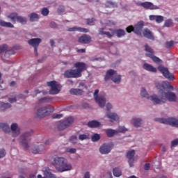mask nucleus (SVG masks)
Returning <instances> with one entry per match:
<instances>
[{
	"mask_svg": "<svg viewBox=\"0 0 178 178\" xmlns=\"http://www.w3.org/2000/svg\"><path fill=\"white\" fill-rule=\"evenodd\" d=\"M41 14L43 16H48V15H49V10L47 8H44L42 9Z\"/></svg>",
	"mask_w": 178,
	"mask_h": 178,
	"instance_id": "nucleus-45",
	"label": "nucleus"
},
{
	"mask_svg": "<svg viewBox=\"0 0 178 178\" xmlns=\"http://www.w3.org/2000/svg\"><path fill=\"white\" fill-rule=\"evenodd\" d=\"M175 42L173 41H170V42H165V47L169 49V48H172V47H173V44Z\"/></svg>",
	"mask_w": 178,
	"mask_h": 178,
	"instance_id": "nucleus-49",
	"label": "nucleus"
},
{
	"mask_svg": "<svg viewBox=\"0 0 178 178\" xmlns=\"http://www.w3.org/2000/svg\"><path fill=\"white\" fill-rule=\"evenodd\" d=\"M140 95L144 98H147V99H149V95H148V92H147V90H145V88H142L140 90Z\"/></svg>",
	"mask_w": 178,
	"mask_h": 178,
	"instance_id": "nucleus-38",
	"label": "nucleus"
},
{
	"mask_svg": "<svg viewBox=\"0 0 178 178\" xmlns=\"http://www.w3.org/2000/svg\"><path fill=\"white\" fill-rule=\"evenodd\" d=\"M155 86L156 88L159 90V92L160 95L158 96L156 95H154L151 96V99L154 105L164 104V102H166L167 99L170 101V102H176V101H177V97L175 92H165V88L173 90V86H172L170 83L168 81H164L162 85L159 83H156Z\"/></svg>",
	"mask_w": 178,
	"mask_h": 178,
	"instance_id": "nucleus-1",
	"label": "nucleus"
},
{
	"mask_svg": "<svg viewBox=\"0 0 178 178\" xmlns=\"http://www.w3.org/2000/svg\"><path fill=\"white\" fill-rule=\"evenodd\" d=\"M31 136H33V131L26 132L19 137V143L22 145L25 151H27L30 148L29 143L31 141V138H30Z\"/></svg>",
	"mask_w": 178,
	"mask_h": 178,
	"instance_id": "nucleus-3",
	"label": "nucleus"
},
{
	"mask_svg": "<svg viewBox=\"0 0 178 178\" xmlns=\"http://www.w3.org/2000/svg\"><path fill=\"white\" fill-rule=\"evenodd\" d=\"M131 123L135 127H140L141 124H143V120H141L140 118H134L131 120Z\"/></svg>",
	"mask_w": 178,
	"mask_h": 178,
	"instance_id": "nucleus-31",
	"label": "nucleus"
},
{
	"mask_svg": "<svg viewBox=\"0 0 178 178\" xmlns=\"http://www.w3.org/2000/svg\"><path fill=\"white\" fill-rule=\"evenodd\" d=\"M64 77L65 79H78L80 76V73L77 72L76 70L70 69L64 72Z\"/></svg>",
	"mask_w": 178,
	"mask_h": 178,
	"instance_id": "nucleus-11",
	"label": "nucleus"
},
{
	"mask_svg": "<svg viewBox=\"0 0 178 178\" xmlns=\"http://www.w3.org/2000/svg\"><path fill=\"white\" fill-rule=\"evenodd\" d=\"M70 140L72 144H76L77 143V136H72L70 137Z\"/></svg>",
	"mask_w": 178,
	"mask_h": 178,
	"instance_id": "nucleus-47",
	"label": "nucleus"
},
{
	"mask_svg": "<svg viewBox=\"0 0 178 178\" xmlns=\"http://www.w3.org/2000/svg\"><path fill=\"white\" fill-rule=\"evenodd\" d=\"M159 72L162 73V74L168 79V80H175V77L173 76V74L169 72V70L163 66H159L158 67Z\"/></svg>",
	"mask_w": 178,
	"mask_h": 178,
	"instance_id": "nucleus-12",
	"label": "nucleus"
},
{
	"mask_svg": "<svg viewBox=\"0 0 178 178\" xmlns=\"http://www.w3.org/2000/svg\"><path fill=\"white\" fill-rule=\"evenodd\" d=\"M50 27L51 29H56V27H58V25L55 22H51L50 23Z\"/></svg>",
	"mask_w": 178,
	"mask_h": 178,
	"instance_id": "nucleus-58",
	"label": "nucleus"
},
{
	"mask_svg": "<svg viewBox=\"0 0 178 178\" xmlns=\"http://www.w3.org/2000/svg\"><path fill=\"white\" fill-rule=\"evenodd\" d=\"M118 131L120 133H124L125 131H127V129L124 127H119Z\"/></svg>",
	"mask_w": 178,
	"mask_h": 178,
	"instance_id": "nucleus-55",
	"label": "nucleus"
},
{
	"mask_svg": "<svg viewBox=\"0 0 178 178\" xmlns=\"http://www.w3.org/2000/svg\"><path fill=\"white\" fill-rule=\"evenodd\" d=\"M98 94H99V90H95L94 92L95 101L98 104L100 108H104V106H105V104H106V98H105V95H98Z\"/></svg>",
	"mask_w": 178,
	"mask_h": 178,
	"instance_id": "nucleus-7",
	"label": "nucleus"
},
{
	"mask_svg": "<svg viewBox=\"0 0 178 178\" xmlns=\"http://www.w3.org/2000/svg\"><path fill=\"white\" fill-rule=\"evenodd\" d=\"M53 165L56 170L60 173L72 170V164L67 163V160L63 157H55L53 161Z\"/></svg>",
	"mask_w": 178,
	"mask_h": 178,
	"instance_id": "nucleus-2",
	"label": "nucleus"
},
{
	"mask_svg": "<svg viewBox=\"0 0 178 178\" xmlns=\"http://www.w3.org/2000/svg\"><path fill=\"white\" fill-rule=\"evenodd\" d=\"M43 172L44 176L47 178H56V175L52 174V172H51V169L48 167L44 168Z\"/></svg>",
	"mask_w": 178,
	"mask_h": 178,
	"instance_id": "nucleus-27",
	"label": "nucleus"
},
{
	"mask_svg": "<svg viewBox=\"0 0 178 178\" xmlns=\"http://www.w3.org/2000/svg\"><path fill=\"white\" fill-rule=\"evenodd\" d=\"M106 8H115L116 7V3L112 1H107L105 3Z\"/></svg>",
	"mask_w": 178,
	"mask_h": 178,
	"instance_id": "nucleus-39",
	"label": "nucleus"
},
{
	"mask_svg": "<svg viewBox=\"0 0 178 178\" xmlns=\"http://www.w3.org/2000/svg\"><path fill=\"white\" fill-rule=\"evenodd\" d=\"M70 92L72 95H83V91L81 89L72 88L70 90Z\"/></svg>",
	"mask_w": 178,
	"mask_h": 178,
	"instance_id": "nucleus-33",
	"label": "nucleus"
},
{
	"mask_svg": "<svg viewBox=\"0 0 178 178\" xmlns=\"http://www.w3.org/2000/svg\"><path fill=\"white\" fill-rule=\"evenodd\" d=\"M106 134L107 137H113L114 134H116V130L112 129H106Z\"/></svg>",
	"mask_w": 178,
	"mask_h": 178,
	"instance_id": "nucleus-36",
	"label": "nucleus"
},
{
	"mask_svg": "<svg viewBox=\"0 0 178 178\" xmlns=\"http://www.w3.org/2000/svg\"><path fill=\"white\" fill-rule=\"evenodd\" d=\"M67 152H70V154H76V149L68 148V149H67Z\"/></svg>",
	"mask_w": 178,
	"mask_h": 178,
	"instance_id": "nucleus-57",
	"label": "nucleus"
},
{
	"mask_svg": "<svg viewBox=\"0 0 178 178\" xmlns=\"http://www.w3.org/2000/svg\"><path fill=\"white\" fill-rule=\"evenodd\" d=\"M111 151H112V145H111V144L104 143L99 148L100 154H102L104 155L109 154Z\"/></svg>",
	"mask_w": 178,
	"mask_h": 178,
	"instance_id": "nucleus-16",
	"label": "nucleus"
},
{
	"mask_svg": "<svg viewBox=\"0 0 178 178\" xmlns=\"http://www.w3.org/2000/svg\"><path fill=\"white\" fill-rule=\"evenodd\" d=\"M10 129L13 131V137H17L20 134V129L17 127V124H12Z\"/></svg>",
	"mask_w": 178,
	"mask_h": 178,
	"instance_id": "nucleus-23",
	"label": "nucleus"
},
{
	"mask_svg": "<svg viewBox=\"0 0 178 178\" xmlns=\"http://www.w3.org/2000/svg\"><path fill=\"white\" fill-rule=\"evenodd\" d=\"M49 115V111H48V108L43 107L38 109L36 112L37 118H45V116H48Z\"/></svg>",
	"mask_w": 178,
	"mask_h": 178,
	"instance_id": "nucleus-18",
	"label": "nucleus"
},
{
	"mask_svg": "<svg viewBox=\"0 0 178 178\" xmlns=\"http://www.w3.org/2000/svg\"><path fill=\"white\" fill-rule=\"evenodd\" d=\"M68 31H79V33H88V31H90V30L88 29H86V28H81V27H79V26H74L72 28H70L68 29Z\"/></svg>",
	"mask_w": 178,
	"mask_h": 178,
	"instance_id": "nucleus-24",
	"label": "nucleus"
},
{
	"mask_svg": "<svg viewBox=\"0 0 178 178\" xmlns=\"http://www.w3.org/2000/svg\"><path fill=\"white\" fill-rule=\"evenodd\" d=\"M51 100L52 99H51L50 97H43L39 100V102L40 104L42 102H51Z\"/></svg>",
	"mask_w": 178,
	"mask_h": 178,
	"instance_id": "nucleus-46",
	"label": "nucleus"
},
{
	"mask_svg": "<svg viewBox=\"0 0 178 178\" xmlns=\"http://www.w3.org/2000/svg\"><path fill=\"white\" fill-rule=\"evenodd\" d=\"M149 19L152 21L155 20L156 23H162L164 20L163 16L162 15H149Z\"/></svg>",
	"mask_w": 178,
	"mask_h": 178,
	"instance_id": "nucleus-25",
	"label": "nucleus"
},
{
	"mask_svg": "<svg viewBox=\"0 0 178 178\" xmlns=\"http://www.w3.org/2000/svg\"><path fill=\"white\" fill-rule=\"evenodd\" d=\"M0 26L1 27H8L10 29H13V24L10 22H6L2 19H0Z\"/></svg>",
	"mask_w": 178,
	"mask_h": 178,
	"instance_id": "nucleus-34",
	"label": "nucleus"
},
{
	"mask_svg": "<svg viewBox=\"0 0 178 178\" xmlns=\"http://www.w3.org/2000/svg\"><path fill=\"white\" fill-rule=\"evenodd\" d=\"M143 35L145 38H149V40H154V35H152V32L148 29H145L143 31Z\"/></svg>",
	"mask_w": 178,
	"mask_h": 178,
	"instance_id": "nucleus-30",
	"label": "nucleus"
},
{
	"mask_svg": "<svg viewBox=\"0 0 178 178\" xmlns=\"http://www.w3.org/2000/svg\"><path fill=\"white\" fill-rule=\"evenodd\" d=\"M40 43L41 40L40 38H33L28 41V44L33 47L35 56H38V51L37 48H38V45H40Z\"/></svg>",
	"mask_w": 178,
	"mask_h": 178,
	"instance_id": "nucleus-13",
	"label": "nucleus"
},
{
	"mask_svg": "<svg viewBox=\"0 0 178 178\" xmlns=\"http://www.w3.org/2000/svg\"><path fill=\"white\" fill-rule=\"evenodd\" d=\"M145 51L147 52L145 54V56H147V58H151V59H152L153 62L155 63H161V62H162L161 58L154 55V49H152V48H151V47H149L148 44L145 45Z\"/></svg>",
	"mask_w": 178,
	"mask_h": 178,
	"instance_id": "nucleus-4",
	"label": "nucleus"
},
{
	"mask_svg": "<svg viewBox=\"0 0 178 178\" xmlns=\"http://www.w3.org/2000/svg\"><path fill=\"white\" fill-rule=\"evenodd\" d=\"M106 111H111L112 109V104L111 103H108L106 106Z\"/></svg>",
	"mask_w": 178,
	"mask_h": 178,
	"instance_id": "nucleus-59",
	"label": "nucleus"
},
{
	"mask_svg": "<svg viewBox=\"0 0 178 178\" xmlns=\"http://www.w3.org/2000/svg\"><path fill=\"white\" fill-rule=\"evenodd\" d=\"M106 116L110 119V122H118L119 120V115L115 113L108 112L107 113Z\"/></svg>",
	"mask_w": 178,
	"mask_h": 178,
	"instance_id": "nucleus-22",
	"label": "nucleus"
},
{
	"mask_svg": "<svg viewBox=\"0 0 178 178\" xmlns=\"http://www.w3.org/2000/svg\"><path fill=\"white\" fill-rule=\"evenodd\" d=\"M65 12V6H60L58 8V13H63Z\"/></svg>",
	"mask_w": 178,
	"mask_h": 178,
	"instance_id": "nucleus-54",
	"label": "nucleus"
},
{
	"mask_svg": "<svg viewBox=\"0 0 178 178\" xmlns=\"http://www.w3.org/2000/svg\"><path fill=\"white\" fill-rule=\"evenodd\" d=\"M12 105L9 103H1V108H2V109H9V108H11Z\"/></svg>",
	"mask_w": 178,
	"mask_h": 178,
	"instance_id": "nucleus-41",
	"label": "nucleus"
},
{
	"mask_svg": "<svg viewBox=\"0 0 178 178\" xmlns=\"http://www.w3.org/2000/svg\"><path fill=\"white\" fill-rule=\"evenodd\" d=\"M100 138L101 136L98 134H95L92 136V141H93V143L98 141Z\"/></svg>",
	"mask_w": 178,
	"mask_h": 178,
	"instance_id": "nucleus-40",
	"label": "nucleus"
},
{
	"mask_svg": "<svg viewBox=\"0 0 178 178\" xmlns=\"http://www.w3.org/2000/svg\"><path fill=\"white\" fill-rule=\"evenodd\" d=\"M44 149H45V146H44L43 145H40L35 146L32 149V152L33 154H40V152H42Z\"/></svg>",
	"mask_w": 178,
	"mask_h": 178,
	"instance_id": "nucleus-28",
	"label": "nucleus"
},
{
	"mask_svg": "<svg viewBox=\"0 0 178 178\" xmlns=\"http://www.w3.org/2000/svg\"><path fill=\"white\" fill-rule=\"evenodd\" d=\"M143 69H145V70H147V72H152V73H156L157 72L156 68L148 63L143 64Z\"/></svg>",
	"mask_w": 178,
	"mask_h": 178,
	"instance_id": "nucleus-26",
	"label": "nucleus"
},
{
	"mask_svg": "<svg viewBox=\"0 0 178 178\" xmlns=\"http://www.w3.org/2000/svg\"><path fill=\"white\" fill-rule=\"evenodd\" d=\"M63 115L62 114H54L52 116L53 119H60V118H63Z\"/></svg>",
	"mask_w": 178,
	"mask_h": 178,
	"instance_id": "nucleus-56",
	"label": "nucleus"
},
{
	"mask_svg": "<svg viewBox=\"0 0 178 178\" xmlns=\"http://www.w3.org/2000/svg\"><path fill=\"white\" fill-rule=\"evenodd\" d=\"M115 71L113 70H109L106 72V76H105V81H108V80H109V79H111V80L115 83V84H119V83H120V81L122 80V77L120 76V75H115L113 76V74H115Z\"/></svg>",
	"mask_w": 178,
	"mask_h": 178,
	"instance_id": "nucleus-5",
	"label": "nucleus"
},
{
	"mask_svg": "<svg viewBox=\"0 0 178 178\" xmlns=\"http://www.w3.org/2000/svg\"><path fill=\"white\" fill-rule=\"evenodd\" d=\"M172 25H173V22L172 21V19H167L164 23L165 27H171V26Z\"/></svg>",
	"mask_w": 178,
	"mask_h": 178,
	"instance_id": "nucleus-44",
	"label": "nucleus"
},
{
	"mask_svg": "<svg viewBox=\"0 0 178 178\" xmlns=\"http://www.w3.org/2000/svg\"><path fill=\"white\" fill-rule=\"evenodd\" d=\"M78 41L81 44H90V42H91V41H92L91 36H90L89 35H87V34H84V35H81V37H79Z\"/></svg>",
	"mask_w": 178,
	"mask_h": 178,
	"instance_id": "nucleus-20",
	"label": "nucleus"
},
{
	"mask_svg": "<svg viewBox=\"0 0 178 178\" xmlns=\"http://www.w3.org/2000/svg\"><path fill=\"white\" fill-rule=\"evenodd\" d=\"M8 19H10L13 23H16V20L18 23H21V24H26L27 23V18L26 17L19 16L16 13L10 14Z\"/></svg>",
	"mask_w": 178,
	"mask_h": 178,
	"instance_id": "nucleus-8",
	"label": "nucleus"
},
{
	"mask_svg": "<svg viewBox=\"0 0 178 178\" xmlns=\"http://www.w3.org/2000/svg\"><path fill=\"white\" fill-rule=\"evenodd\" d=\"M134 155H136V151L134 149H131L127 153V158L129 159L128 163L131 168H133L134 165Z\"/></svg>",
	"mask_w": 178,
	"mask_h": 178,
	"instance_id": "nucleus-15",
	"label": "nucleus"
},
{
	"mask_svg": "<svg viewBox=\"0 0 178 178\" xmlns=\"http://www.w3.org/2000/svg\"><path fill=\"white\" fill-rule=\"evenodd\" d=\"M8 45L7 44H1L0 45V54H2L3 52H5V51L8 50Z\"/></svg>",
	"mask_w": 178,
	"mask_h": 178,
	"instance_id": "nucleus-43",
	"label": "nucleus"
},
{
	"mask_svg": "<svg viewBox=\"0 0 178 178\" xmlns=\"http://www.w3.org/2000/svg\"><path fill=\"white\" fill-rule=\"evenodd\" d=\"M176 145H178V138H176L171 142V147H176Z\"/></svg>",
	"mask_w": 178,
	"mask_h": 178,
	"instance_id": "nucleus-53",
	"label": "nucleus"
},
{
	"mask_svg": "<svg viewBox=\"0 0 178 178\" xmlns=\"http://www.w3.org/2000/svg\"><path fill=\"white\" fill-rule=\"evenodd\" d=\"M126 31H127V33H131L132 31L134 33V26L131 25V26L127 27Z\"/></svg>",
	"mask_w": 178,
	"mask_h": 178,
	"instance_id": "nucleus-51",
	"label": "nucleus"
},
{
	"mask_svg": "<svg viewBox=\"0 0 178 178\" xmlns=\"http://www.w3.org/2000/svg\"><path fill=\"white\" fill-rule=\"evenodd\" d=\"M143 27H144V22L143 21L138 22L134 26V33H135V34H137V35H141V31H143Z\"/></svg>",
	"mask_w": 178,
	"mask_h": 178,
	"instance_id": "nucleus-17",
	"label": "nucleus"
},
{
	"mask_svg": "<svg viewBox=\"0 0 178 178\" xmlns=\"http://www.w3.org/2000/svg\"><path fill=\"white\" fill-rule=\"evenodd\" d=\"M13 54V49H11V50H8V51H6V53H5V56H8V55H9V54Z\"/></svg>",
	"mask_w": 178,
	"mask_h": 178,
	"instance_id": "nucleus-61",
	"label": "nucleus"
},
{
	"mask_svg": "<svg viewBox=\"0 0 178 178\" xmlns=\"http://www.w3.org/2000/svg\"><path fill=\"white\" fill-rule=\"evenodd\" d=\"M150 165L149 163H146L144 166L145 170H149Z\"/></svg>",
	"mask_w": 178,
	"mask_h": 178,
	"instance_id": "nucleus-62",
	"label": "nucleus"
},
{
	"mask_svg": "<svg viewBox=\"0 0 178 178\" xmlns=\"http://www.w3.org/2000/svg\"><path fill=\"white\" fill-rule=\"evenodd\" d=\"M154 120L155 122H159V123H163V124H169L170 126H173L174 127L178 128V120L176 118H155Z\"/></svg>",
	"mask_w": 178,
	"mask_h": 178,
	"instance_id": "nucleus-6",
	"label": "nucleus"
},
{
	"mask_svg": "<svg viewBox=\"0 0 178 178\" xmlns=\"http://www.w3.org/2000/svg\"><path fill=\"white\" fill-rule=\"evenodd\" d=\"M17 99L16 97L9 98L8 102H10V104H13V102H16Z\"/></svg>",
	"mask_w": 178,
	"mask_h": 178,
	"instance_id": "nucleus-60",
	"label": "nucleus"
},
{
	"mask_svg": "<svg viewBox=\"0 0 178 178\" xmlns=\"http://www.w3.org/2000/svg\"><path fill=\"white\" fill-rule=\"evenodd\" d=\"M74 122V119L72 117H69L64 121L59 123V124L58 125V129L60 131L65 130V129L69 127V126H70Z\"/></svg>",
	"mask_w": 178,
	"mask_h": 178,
	"instance_id": "nucleus-10",
	"label": "nucleus"
},
{
	"mask_svg": "<svg viewBox=\"0 0 178 178\" xmlns=\"http://www.w3.org/2000/svg\"><path fill=\"white\" fill-rule=\"evenodd\" d=\"M138 6H142L145 9L150 10H154V9H158V8H156V6H155L152 3L148 2V1H145V2L138 3Z\"/></svg>",
	"mask_w": 178,
	"mask_h": 178,
	"instance_id": "nucleus-19",
	"label": "nucleus"
},
{
	"mask_svg": "<svg viewBox=\"0 0 178 178\" xmlns=\"http://www.w3.org/2000/svg\"><path fill=\"white\" fill-rule=\"evenodd\" d=\"M48 87H50V90L49 91L51 95H56V94H59L60 90H59V84H58L55 81H51L47 83Z\"/></svg>",
	"mask_w": 178,
	"mask_h": 178,
	"instance_id": "nucleus-9",
	"label": "nucleus"
},
{
	"mask_svg": "<svg viewBox=\"0 0 178 178\" xmlns=\"http://www.w3.org/2000/svg\"><path fill=\"white\" fill-rule=\"evenodd\" d=\"M111 31V32L113 33V34H115L116 36L118 38H122V37H124V35H126V31H124V29H115V30H113V29H109Z\"/></svg>",
	"mask_w": 178,
	"mask_h": 178,
	"instance_id": "nucleus-21",
	"label": "nucleus"
},
{
	"mask_svg": "<svg viewBox=\"0 0 178 178\" xmlns=\"http://www.w3.org/2000/svg\"><path fill=\"white\" fill-rule=\"evenodd\" d=\"M16 82L15 81H11L10 83V87H16Z\"/></svg>",
	"mask_w": 178,
	"mask_h": 178,
	"instance_id": "nucleus-63",
	"label": "nucleus"
},
{
	"mask_svg": "<svg viewBox=\"0 0 178 178\" xmlns=\"http://www.w3.org/2000/svg\"><path fill=\"white\" fill-rule=\"evenodd\" d=\"M95 19L94 18L92 19H87V22L86 24H88V26H94V21Z\"/></svg>",
	"mask_w": 178,
	"mask_h": 178,
	"instance_id": "nucleus-48",
	"label": "nucleus"
},
{
	"mask_svg": "<svg viewBox=\"0 0 178 178\" xmlns=\"http://www.w3.org/2000/svg\"><path fill=\"white\" fill-rule=\"evenodd\" d=\"M104 30H105V29L104 28H100L99 29V34L100 35H106V37L108 38H112V37H113L114 35V33H113L112 32H106V31H104Z\"/></svg>",
	"mask_w": 178,
	"mask_h": 178,
	"instance_id": "nucleus-29",
	"label": "nucleus"
},
{
	"mask_svg": "<svg viewBox=\"0 0 178 178\" xmlns=\"http://www.w3.org/2000/svg\"><path fill=\"white\" fill-rule=\"evenodd\" d=\"M74 67H76V71L77 73H79V76L81 77L82 72H85V70H87V64L83 63V62H76L74 65Z\"/></svg>",
	"mask_w": 178,
	"mask_h": 178,
	"instance_id": "nucleus-14",
	"label": "nucleus"
},
{
	"mask_svg": "<svg viewBox=\"0 0 178 178\" xmlns=\"http://www.w3.org/2000/svg\"><path fill=\"white\" fill-rule=\"evenodd\" d=\"M83 178H90V172H86Z\"/></svg>",
	"mask_w": 178,
	"mask_h": 178,
	"instance_id": "nucleus-64",
	"label": "nucleus"
},
{
	"mask_svg": "<svg viewBox=\"0 0 178 178\" xmlns=\"http://www.w3.org/2000/svg\"><path fill=\"white\" fill-rule=\"evenodd\" d=\"M113 176H115V177H120V176H122V171L118 168L113 169Z\"/></svg>",
	"mask_w": 178,
	"mask_h": 178,
	"instance_id": "nucleus-37",
	"label": "nucleus"
},
{
	"mask_svg": "<svg viewBox=\"0 0 178 178\" xmlns=\"http://www.w3.org/2000/svg\"><path fill=\"white\" fill-rule=\"evenodd\" d=\"M87 138H88V136L86 134H80L79 136V139L81 141H83L84 140H87Z\"/></svg>",
	"mask_w": 178,
	"mask_h": 178,
	"instance_id": "nucleus-50",
	"label": "nucleus"
},
{
	"mask_svg": "<svg viewBox=\"0 0 178 178\" xmlns=\"http://www.w3.org/2000/svg\"><path fill=\"white\" fill-rule=\"evenodd\" d=\"M1 129L4 131V133H10V127H9V125L1 123Z\"/></svg>",
	"mask_w": 178,
	"mask_h": 178,
	"instance_id": "nucleus-35",
	"label": "nucleus"
},
{
	"mask_svg": "<svg viewBox=\"0 0 178 178\" xmlns=\"http://www.w3.org/2000/svg\"><path fill=\"white\" fill-rule=\"evenodd\" d=\"M88 127H91L92 129H94L95 127H99L101 126V123L96 120H92L89 122H88Z\"/></svg>",
	"mask_w": 178,
	"mask_h": 178,
	"instance_id": "nucleus-32",
	"label": "nucleus"
},
{
	"mask_svg": "<svg viewBox=\"0 0 178 178\" xmlns=\"http://www.w3.org/2000/svg\"><path fill=\"white\" fill-rule=\"evenodd\" d=\"M5 155H6V151H5V149H0V159L4 158Z\"/></svg>",
	"mask_w": 178,
	"mask_h": 178,
	"instance_id": "nucleus-52",
	"label": "nucleus"
},
{
	"mask_svg": "<svg viewBox=\"0 0 178 178\" xmlns=\"http://www.w3.org/2000/svg\"><path fill=\"white\" fill-rule=\"evenodd\" d=\"M37 19H38V15H37V13H33L31 14V15H30V21L31 22H35V20H37Z\"/></svg>",
	"mask_w": 178,
	"mask_h": 178,
	"instance_id": "nucleus-42",
	"label": "nucleus"
}]
</instances>
